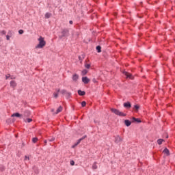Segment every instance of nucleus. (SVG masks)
I'll return each mask as SVG.
<instances>
[{
    "label": "nucleus",
    "mask_w": 175,
    "mask_h": 175,
    "mask_svg": "<svg viewBox=\"0 0 175 175\" xmlns=\"http://www.w3.org/2000/svg\"><path fill=\"white\" fill-rule=\"evenodd\" d=\"M79 61H83V59H84V55L79 56Z\"/></svg>",
    "instance_id": "obj_26"
},
{
    "label": "nucleus",
    "mask_w": 175,
    "mask_h": 175,
    "mask_svg": "<svg viewBox=\"0 0 175 175\" xmlns=\"http://www.w3.org/2000/svg\"><path fill=\"white\" fill-rule=\"evenodd\" d=\"M50 17H51V14L46 12L45 14V18H50Z\"/></svg>",
    "instance_id": "obj_23"
},
{
    "label": "nucleus",
    "mask_w": 175,
    "mask_h": 175,
    "mask_svg": "<svg viewBox=\"0 0 175 175\" xmlns=\"http://www.w3.org/2000/svg\"><path fill=\"white\" fill-rule=\"evenodd\" d=\"M59 91H61V90H59V89H57V92H59Z\"/></svg>",
    "instance_id": "obj_44"
},
{
    "label": "nucleus",
    "mask_w": 175,
    "mask_h": 175,
    "mask_svg": "<svg viewBox=\"0 0 175 175\" xmlns=\"http://www.w3.org/2000/svg\"><path fill=\"white\" fill-rule=\"evenodd\" d=\"M111 111L116 114V116H119L120 117H126V114L123 112L120 111V110L114 108L111 109Z\"/></svg>",
    "instance_id": "obj_2"
},
{
    "label": "nucleus",
    "mask_w": 175,
    "mask_h": 175,
    "mask_svg": "<svg viewBox=\"0 0 175 175\" xmlns=\"http://www.w3.org/2000/svg\"><path fill=\"white\" fill-rule=\"evenodd\" d=\"M23 115L20 114V113L18 112H16V113H13L11 117H18V118H20Z\"/></svg>",
    "instance_id": "obj_13"
},
{
    "label": "nucleus",
    "mask_w": 175,
    "mask_h": 175,
    "mask_svg": "<svg viewBox=\"0 0 175 175\" xmlns=\"http://www.w3.org/2000/svg\"><path fill=\"white\" fill-rule=\"evenodd\" d=\"M92 81H93V83H97L96 79H95V78H94V79H92Z\"/></svg>",
    "instance_id": "obj_41"
},
{
    "label": "nucleus",
    "mask_w": 175,
    "mask_h": 175,
    "mask_svg": "<svg viewBox=\"0 0 175 175\" xmlns=\"http://www.w3.org/2000/svg\"><path fill=\"white\" fill-rule=\"evenodd\" d=\"M124 74L125 75V76H126V77H128L129 79H132V75L128 72H124Z\"/></svg>",
    "instance_id": "obj_17"
},
{
    "label": "nucleus",
    "mask_w": 175,
    "mask_h": 175,
    "mask_svg": "<svg viewBox=\"0 0 175 175\" xmlns=\"http://www.w3.org/2000/svg\"><path fill=\"white\" fill-rule=\"evenodd\" d=\"M51 111H52V112H54V109H51Z\"/></svg>",
    "instance_id": "obj_45"
},
{
    "label": "nucleus",
    "mask_w": 175,
    "mask_h": 175,
    "mask_svg": "<svg viewBox=\"0 0 175 175\" xmlns=\"http://www.w3.org/2000/svg\"><path fill=\"white\" fill-rule=\"evenodd\" d=\"M133 109L137 113L139 111V109H140V106L139 105L136 104L133 106Z\"/></svg>",
    "instance_id": "obj_9"
},
{
    "label": "nucleus",
    "mask_w": 175,
    "mask_h": 175,
    "mask_svg": "<svg viewBox=\"0 0 175 175\" xmlns=\"http://www.w3.org/2000/svg\"><path fill=\"white\" fill-rule=\"evenodd\" d=\"M38 137H33L32 138V143H36L38 142Z\"/></svg>",
    "instance_id": "obj_27"
},
{
    "label": "nucleus",
    "mask_w": 175,
    "mask_h": 175,
    "mask_svg": "<svg viewBox=\"0 0 175 175\" xmlns=\"http://www.w3.org/2000/svg\"><path fill=\"white\" fill-rule=\"evenodd\" d=\"M132 122H137V124H140L142 122V120L139 118H136L135 117L132 118Z\"/></svg>",
    "instance_id": "obj_7"
},
{
    "label": "nucleus",
    "mask_w": 175,
    "mask_h": 175,
    "mask_svg": "<svg viewBox=\"0 0 175 175\" xmlns=\"http://www.w3.org/2000/svg\"><path fill=\"white\" fill-rule=\"evenodd\" d=\"M87 105V103L85 101L81 102V106L82 107H85V105Z\"/></svg>",
    "instance_id": "obj_28"
},
{
    "label": "nucleus",
    "mask_w": 175,
    "mask_h": 175,
    "mask_svg": "<svg viewBox=\"0 0 175 175\" xmlns=\"http://www.w3.org/2000/svg\"><path fill=\"white\" fill-rule=\"evenodd\" d=\"M25 159H28V161H29V157H28L25 156Z\"/></svg>",
    "instance_id": "obj_42"
},
{
    "label": "nucleus",
    "mask_w": 175,
    "mask_h": 175,
    "mask_svg": "<svg viewBox=\"0 0 175 175\" xmlns=\"http://www.w3.org/2000/svg\"><path fill=\"white\" fill-rule=\"evenodd\" d=\"M163 152H164V154H166V155L168 157V155H170V151H169V149H167V148H165Z\"/></svg>",
    "instance_id": "obj_15"
},
{
    "label": "nucleus",
    "mask_w": 175,
    "mask_h": 175,
    "mask_svg": "<svg viewBox=\"0 0 175 175\" xmlns=\"http://www.w3.org/2000/svg\"><path fill=\"white\" fill-rule=\"evenodd\" d=\"M7 40H10V36L9 35L6 36Z\"/></svg>",
    "instance_id": "obj_37"
},
{
    "label": "nucleus",
    "mask_w": 175,
    "mask_h": 175,
    "mask_svg": "<svg viewBox=\"0 0 175 175\" xmlns=\"http://www.w3.org/2000/svg\"><path fill=\"white\" fill-rule=\"evenodd\" d=\"M82 81L85 84H88V83H90V79H88L87 77H83Z\"/></svg>",
    "instance_id": "obj_6"
},
{
    "label": "nucleus",
    "mask_w": 175,
    "mask_h": 175,
    "mask_svg": "<svg viewBox=\"0 0 175 175\" xmlns=\"http://www.w3.org/2000/svg\"><path fill=\"white\" fill-rule=\"evenodd\" d=\"M38 44L36 46V49H43L44 46H46V41L44 40V38L40 36L38 38Z\"/></svg>",
    "instance_id": "obj_1"
},
{
    "label": "nucleus",
    "mask_w": 175,
    "mask_h": 175,
    "mask_svg": "<svg viewBox=\"0 0 175 175\" xmlns=\"http://www.w3.org/2000/svg\"><path fill=\"white\" fill-rule=\"evenodd\" d=\"M60 92H61V94H62V95H65V94H66V92H68L66 91V90H62L60 91Z\"/></svg>",
    "instance_id": "obj_25"
},
{
    "label": "nucleus",
    "mask_w": 175,
    "mask_h": 175,
    "mask_svg": "<svg viewBox=\"0 0 175 175\" xmlns=\"http://www.w3.org/2000/svg\"><path fill=\"white\" fill-rule=\"evenodd\" d=\"M53 95H54V98H58V94L57 93H54L53 94Z\"/></svg>",
    "instance_id": "obj_34"
},
{
    "label": "nucleus",
    "mask_w": 175,
    "mask_h": 175,
    "mask_svg": "<svg viewBox=\"0 0 175 175\" xmlns=\"http://www.w3.org/2000/svg\"><path fill=\"white\" fill-rule=\"evenodd\" d=\"M62 111V107H59V109H57L55 114H58V113H61Z\"/></svg>",
    "instance_id": "obj_22"
},
{
    "label": "nucleus",
    "mask_w": 175,
    "mask_h": 175,
    "mask_svg": "<svg viewBox=\"0 0 175 175\" xmlns=\"http://www.w3.org/2000/svg\"><path fill=\"white\" fill-rule=\"evenodd\" d=\"M92 169L93 170H96V169H98V165H96V162H94L92 165Z\"/></svg>",
    "instance_id": "obj_21"
},
{
    "label": "nucleus",
    "mask_w": 175,
    "mask_h": 175,
    "mask_svg": "<svg viewBox=\"0 0 175 175\" xmlns=\"http://www.w3.org/2000/svg\"><path fill=\"white\" fill-rule=\"evenodd\" d=\"M85 68H86V69H90V68H91V64H85Z\"/></svg>",
    "instance_id": "obj_24"
},
{
    "label": "nucleus",
    "mask_w": 175,
    "mask_h": 175,
    "mask_svg": "<svg viewBox=\"0 0 175 175\" xmlns=\"http://www.w3.org/2000/svg\"><path fill=\"white\" fill-rule=\"evenodd\" d=\"M9 77H10V75H8L5 76V79L8 80V79H9Z\"/></svg>",
    "instance_id": "obj_40"
},
{
    "label": "nucleus",
    "mask_w": 175,
    "mask_h": 175,
    "mask_svg": "<svg viewBox=\"0 0 175 175\" xmlns=\"http://www.w3.org/2000/svg\"><path fill=\"white\" fill-rule=\"evenodd\" d=\"M67 36H69V29H64L60 33V35H59V39L67 38Z\"/></svg>",
    "instance_id": "obj_3"
},
{
    "label": "nucleus",
    "mask_w": 175,
    "mask_h": 175,
    "mask_svg": "<svg viewBox=\"0 0 175 175\" xmlns=\"http://www.w3.org/2000/svg\"><path fill=\"white\" fill-rule=\"evenodd\" d=\"M77 146H79V144H77V142L72 146V148H75V147H77Z\"/></svg>",
    "instance_id": "obj_36"
},
{
    "label": "nucleus",
    "mask_w": 175,
    "mask_h": 175,
    "mask_svg": "<svg viewBox=\"0 0 175 175\" xmlns=\"http://www.w3.org/2000/svg\"><path fill=\"white\" fill-rule=\"evenodd\" d=\"M27 122H32V119L31 118H27Z\"/></svg>",
    "instance_id": "obj_39"
},
{
    "label": "nucleus",
    "mask_w": 175,
    "mask_h": 175,
    "mask_svg": "<svg viewBox=\"0 0 175 175\" xmlns=\"http://www.w3.org/2000/svg\"><path fill=\"white\" fill-rule=\"evenodd\" d=\"M87 73H88V70H87L86 69H84L81 72V75L82 76H85V75H87Z\"/></svg>",
    "instance_id": "obj_19"
},
{
    "label": "nucleus",
    "mask_w": 175,
    "mask_h": 175,
    "mask_svg": "<svg viewBox=\"0 0 175 175\" xmlns=\"http://www.w3.org/2000/svg\"><path fill=\"white\" fill-rule=\"evenodd\" d=\"M18 33H19V35H23V33H24V30L20 29V30L18 31Z\"/></svg>",
    "instance_id": "obj_29"
},
{
    "label": "nucleus",
    "mask_w": 175,
    "mask_h": 175,
    "mask_svg": "<svg viewBox=\"0 0 175 175\" xmlns=\"http://www.w3.org/2000/svg\"><path fill=\"white\" fill-rule=\"evenodd\" d=\"M163 142H165V140H163V139H159L157 140V144H159V146H161V144H162V143H163Z\"/></svg>",
    "instance_id": "obj_20"
},
{
    "label": "nucleus",
    "mask_w": 175,
    "mask_h": 175,
    "mask_svg": "<svg viewBox=\"0 0 175 175\" xmlns=\"http://www.w3.org/2000/svg\"><path fill=\"white\" fill-rule=\"evenodd\" d=\"M70 165H71V166H75V161L71 160L70 161Z\"/></svg>",
    "instance_id": "obj_31"
},
{
    "label": "nucleus",
    "mask_w": 175,
    "mask_h": 175,
    "mask_svg": "<svg viewBox=\"0 0 175 175\" xmlns=\"http://www.w3.org/2000/svg\"><path fill=\"white\" fill-rule=\"evenodd\" d=\"M85 137H87V135H84L81 138H80L79 139L77 140V144H80V143H81V142H83V140H84V139H85Z\"/></svg>",
    "instance_id": "obj_14"
},
{
    "label": "nucleus",
    "mask_w": 175,
    "mask_h": 175,
    "mask_svg": "<svg viewBox=\"0 0 175 175\" xmlns=\"http://www.w3.org/2000/svg\"><path fill=\"white\" fill-rule=\"evenodd\" d=\"M96 49L97 50V53H102V46L100 45H98Z\"/></svg>",
    "instance_id": "obj_16"
},
{
    "label": "nucleus",
    "mask_w": 175,
    "mask_h": 175,
    "mask_svg": "<svg viewBox=\"0 0 175 175\" xmlns=\"http://www.w3.org/2000/svg\"><path fill=\"white\" fill-rule=\"evenodd\" d=\"M122 142V138H121L120 135H117L115 137V143H116V144H120V143H121Z\"/></svg>",
    "instance_id": "obj_4"
},
{
    "label": "nucleus",
    "mask_w": 175,
    "mask_h": 175,
    "mask_svg": "<svg viewBox=\"0 0 175 175\" xmlns=\"http://www.w3.org/2000/svg\"><path fill=\"white\" fill-rule=\"evenodd\" d=\"M44 143H45V144H46V143H47V141H46V140H45V141H44Z\"/></svg>",
    "instance_id": "obj_46"
},
{
    "label": "nucleus",
    "mask_w": 175,
    "mask_h": 175,
    "mask_svg": "<svg viewBox=\"0 0 175 175\" xmlns=\"http://www.w3.org/2000/svg\"><path fill=\"white\" fill-rule=\"evenodd\" d=\"M24 117H29L31 116V111L29 110H25L23 113Z\"/></svg>",
    "instance_id": "obj_8"
},
{
    "label": "nucleus",
    "mask_w": 175,
    "mask_h": 175,
    "mask_svg": "<svg viewBox=\"0 0 175 175\" xmlns=\"http://www.w3.org/2000/svg\"><path fill=\"white\" fill-rule=\"evenodd\" d=\"M10 87H12V88H14V87H16V81H11L10 83Z\"/></svg>",
    "instance_id": "obj_18"
},
{
    "label": "nucleus",
    "mask_w": 175,
    "mask_h": 175,
    "mask_svg": "<svg viewBox=\"0 0 175 175\" xmlns=\"http://www.w3.org/2000/svg\"><path fill=\"white\" fill-rule=\"evenodd\" d=\"M54 140H55V138L54 137L49 139V142H54Z\"/></svg>",
    "instance_id": "obj_38"
},
{
    "label": "nucleus",
    "mask_w": 175,
    "mask_h": 175,
    "mask_svg": "<svg viewBox=\"0 0 175 175\" xmlns=\"http://www.w3.org/2000/svg\"><path fill=\"white\" fill-rule=\"evenodd\" d=\"M1 35H6V31L3 30L1 31Z\"/></svg>",
    "instance_id": "obj_32"
},
{
    "label": "nucleus",
    "mask_w": 175,
    "mask_h": 175,
    "mask_svg": "<svg viewBox=\"0 0 175 175\" xmlns=\"http://www.w3.org/2000/svg\"><path fill=\"white\" fill-rule=\"evenodd\" d=\"M78 94L80 96H84V95H85V92L81 90H78Z\"/></svg>",
    "instance_id": "obj_12"
},
{
    "label": "nucleus",
    "mask_w": 175,
    "mask_h": 175,
    "mask_svg": "<svg viewBox=\"0 0 175 175\" xmlns=\"http://www.w3.org/2000/svg\"><path fill=\"white\" fill-rule=\"evenodd\" d=\"M77 146H79V144H77V142L72 146V148H75V147H77Z\"/></svg>",
    "instance_id": "obj_35"
},
{
    "label": "nucleus",
    "mask_w": 175,
    "mask_h": 175,
    "mask_svg": "<svg viewBox=\"0 0 175 175\" xmlns=\"http://www.w3.org/2000/svg\"><path fill=\"white\" fill-rule=\"evenodd\" d=\"M69 23H70V24H73V21H69Z\"/></svg>",
    "instance_id": "obj_43"
},
{
    "label": "nucleus",
    "mask_w": 175,
    "mask_h": 175,
    "mask_svg": "<svg viewBox=\"0 0 175 175\" xmlns=\"http://www.w3.org/2000/svg\"><path fill=\"white\" fill-rule=\"evenodd\" d=\"M66 96H67L68 98H69V96H70V95H72V93L67 92L66 93Z\"/></svg>",
    "instance_id": "obj_30"
},
{
    "label": "nucleus",
    "mask_w": 175,
    "mask_h": 175,
    "mask_svg": "<svg viewBox=\"0 0 175 175\" xmlns=\"http://www.w3.org/2000/svg\"><path fill=\"white\" fill-rule=\"evenodd\" d=\"M124 124H125L126 126H131L132 122H131V120H125Z\"/></svg>",
    "instance_id": "obj_10"
},
{
    "label": "nucleus",
    "mask_w": 175,
    "mask_h": 175,
    "mask_svg": "<svg viewBox=\"0 0 175 175\" xmlns=\"http://www.w3.org/2000/svg\"><path fill=\"white\" fill-rule=\"evenodd\" d=\"M123 106L126 109H131V107H132V104H131V102L127 101L123 104Z\"/></svg>",
    "instance_id": "obj_5"
},
{
    "label": "nucleus",
    "mask_w": 175,
    "mask_h": 175,
    "mask_svg": "<svg viewBox=\"0 0 175 175\" xmlns=\"http://www.w3.org/2000/svg\"><path fill=\"white\" fill-rule=\"evenodd\" d=\"M72 80H73V81H75V82L77 81V80H79V75L75 74V75L72 76Z\"/></svg>",
    "instance_id": "obj_11"
},
{
    "label": "nucleus",
    "mask_w": 175,
    "mask_h": 175,
    "mask_svg": "<svg viewBox=\"0 0 175 175\" xmlns=\"http://www.w3.org/2000/svg\"><path fill=\"white\" fill-rule=\"evenodd\" d=\"M0 170H1V172H3V170H5V167H4L3 166L1 165V166H0Z\"/></svg>",
    "instance_id": "obj_33"
}]
</instances>
